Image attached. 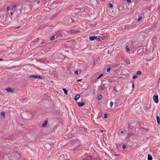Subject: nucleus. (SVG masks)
Wrapping results in <instances>:
<instances>
[{
    "label": "nucleus",
    "instance_id": "nucleus-35",
    "mask_svg": "<svg viewBox=\"0 0 160 160\" xmlns=\"http://www.w3.org/2000/svg\"><path fill=\"white\" fill-rule=\"evenodd\" d=\"M10 14H11V15H12L13 14V12H11Z\"/></svg>",
    "mask_w": 160,
    "mask_h": 160
},
{
    "label": "nucleus",
    "instance_id": "nucleus-28",
    "mask_svg": "<svg viewBox=\"0 0 160 160\" xmlns=\"http://www.w3.org/2000/svg\"><path fill=\"white\" fill-rule=\"evenodd\" d=\"M122 148L123 149L125 148H126V146L125 145H123L122 146Z\"/></svg>",
    "mask_w": 160,
    "mask_h": 160
},
{
    "label": "nucleus",
    "instance_id": "nucleus-18",
    "mask_svg": "<svg viewBox=\"0 0 160 160\" xmlns=\"http://www.w3.org/2000/svg\"><path fill=\"white\" fill-rule=\"evenodd\" d=\"M142 16H140L138 17V22H139L140 20H142Z\"/></svg>",
    "mask_w": 160,
    "mask_h": 160
},
{
    "label": "nucleus",
    "instance_id": "nucleus-23",
    "mask_svg": "<svg viewBox=\"0 0 160 160\" xmlns=\"http://www.w3.org/2000/svg\"><path fill=\"white\" fill-rule=\"evenodd\" d=\"M108 5L111 8H112L113 7V5L111 3H109Z\"/></svg>",
    "mask_w": 160,
    "mask_h": 160
},
{
    "label": "nucleus",
    "instance_id": "nucleus-14",
    "mask_svg": "<svg viewBox=\"0 0 160 160\" xmlns=\"http://www.w3.org/2000/svg\"><path fill=\"white\" fill-rule=\"evenodd\" d=\"M101 37V35L99 36H98V37H97V40L99 42L101 41L102 40Z\"/></svg>",
    "mask_w": 160,
    "mask_h": 160
},
{
    "label": "nucleus",
    "instance_id": "nucleus-33",
    "mask_svg": "<svg viewBox=\"0 0 160 160\" xmlns=\"http://www.w3.org/2000/svg\"><path fill=\"white\" fill-rule=\"evenodd\" d=\"M81 80V79H78V80H77V82H79V81H80Z\"/></svg>",
    "mask_w": 160,
    "mask_h": 160
},
{
    "label": "nucleus",
    "instance_id": "nucleus-24",
    "mask_svg": "<svg viewBox=\"0 0 160 160\" xmlns=\"http://www.w3.org/2000/svg\"><path fill=\"white\" fill-rule=\"evenodd\" d=\"M111 68H108L107 70V72H109L111 70Z\"/></svg>",
    "mask_w": 160,
    "mask_h": 160
},
{
    "label": "nucleus",
    "instance_id": "nucleus-32",
    "mask_svg": "<svg viewBox=\"0 0 160 160\" xmlns=\"http://www.w3.org/2000/svg\"><path fill=\"white\" fill-rule=\"evenodd\" d=\"M100 131L101 132H102L103 131V130H100Z\"/></svg>",
    "mask_w": 160,
    "mask_h": 160
},
{
    "label": "nucleus",
    "instance_id": "nucleus-36",
    "mask_svg": "<svg viewBox=\"0 0 160 160\" xmlns=\"http://www.w3.org/2000/svg\"><path fill=\"white\" fill-rule=\"evenodd\" d=\"M9 8V7L8 6V7H7V10Z\"/></svg>",
    "mask_w": 160,
    "mask_h": 160
},
{
    "label": "nucleus",
    "instance_id": "nucleus-6",
    "mask_svg": "<svg viewBox=\"0 0 160 160\" xmlns=\"http://www.w3.org/2000/svg\"><path fill=\"white\" fill-rule=\"evenodd\" d=\"M82 160H91V157L90 156H88L87 157H85L82 158Z\"/></svg>",
    "mask_w": 160,
    "mask_h": 160
},
{
    "label": "nucleus",
    "instance_id": "nucleus-17",
    "mask_svg": "<svg viewBox=\"0 0 160 160\" xmlns=\"http://www.w3.org/2000/svg\"><path fill=\"white\" fill-rule=\"evenodd\" d=\"M101 38H102V40L105 39L106 38L105 37V36H103V35H101Z\"/></svg>",
    "mask_w": 160,
    "mask_h": 160
},
{
    "label": "nucleus",
    "instance_id": "nucleus-13",
    "mask_svg": "<svg viewBox=\"0 0 160 160\" xmlns=\"http://www.w3.org/2000/svg\"><path fill=\"white\" fill-rule=\"evenodd\" d=\"M80 98V95L79 94L77 95L75 97V100L77 101Z\"/></svg>",
    "mask_w": 160,
    "mask_h": 160
},
{
    "label": "nucleus",
    "instance_id": "nucleus-34",
    "mask_svg": "<svg viewBox=\"0 0 160 160\" xmlns=\"http://www.w3.org/2000/svg\"><path fill=\"white\" fill-rule=\"evenodd\" d=\"M101 90H103V87H101Z\"/></svg>",
    "mask_w": 160,
    "mask_h": 160
},
{
    "label": "nucleus",
    "instance_id": "nucleus-9",
    "mask_svg": "<svg viewBox=\"0 0 160 160\" xmlns=\"http://www.w3.org/2000/svg\"><path fill=\"white\" fill-rule=\"evenodd\" d=\"M85 104V103L84 102H79L78 103V105L79 106L82 107Z\"/></svg>",
    "mask_w": 160,
    "mask_h": 160
},
{
    "label": "nucleus",
    "instance_id": "nucleus-20",
    "mask_svg": "<svg viewBox=\"0 0 160 160\" xmlns=\"http://www.w3.org/2000/svg\"><path fill=\"white\" fill-rule=\"evenodd\" d=\"M55 36H54V35L52 36L50 38V40H53L55 38Z\"/></svg>",
    "mask_w": 160,
    "mask_h": 160
},
{
    "label": "nucleus",
    "instance_id": "nucleus-15",
    "mask_svg": "<svg viewBox=\"0 0 160 160\" xmlns=\"http://www.w3.org/2000/svg\"><path fill=\"white\" fill-rule=\"evenodd\" d=\"M62 90L64 91V93L65 94V95H67L68 94V91L65 88H63L62 89Z\"/></svg>",
    "mask_w": 160,
    "mask_h": 160
},
{
    "label": "nucleus",
    "instance_id": "nucleus-19",
    "mask_svg": "<svg viewBox=\"0 0 160 160\" xmlns=\"http://www.w3.org/2000/svg\"><path fill=\"white\" fill-rule=\"evenodd\" d=\"M16 7H17V5H14L12 8V9L13 10H15L16 9Z\"/></svg>",
    "mask_w": 160,
    "mask_h": 160
},
{
    "label": "nucleus",
    "instance_id": "nucleus-37",
    "mask_svg": "<svg viewBox=\"0 0 160 160\" xmlns=\"http://www.w3.org/2000/svg\"><path fill=\"white\" fill-rule=\"evenodd\" d=\"M127 62L129 64V61L128 60V61H127Z\"/></svg>",
    "mask_w": 160,
    "mask_h": 160
},
{
    "label": "nucleus",
    "instance_id": "nucleus-39",
    "mask_svg": "<svg viewBox=\"0 0 160 160\" xmlns=\"http://www.w3.org/2000/svg\"><path fill=\"white\" fill-rule=\"evenodd\" d=\"M123 131H122L121 132V133L122 134L123 133Z\"/></svg>",
    "mask_w": 160,
    "mask_h": 160
},
{
    "label": "nucleus",
    "instance_id": "nucleus-2",
    "mask_svg": "<svg viewBox=\"0 0 160 160\" xmlns=\"http://www.w3.org/2000/svg\"><path fill=\"white\" fill-rule=\"evenodd\" d=\"M153 99L155 103H157L158 102V95H154L153 96Z\"/></svg>",
    "mask_w": 160,
    "mask_h": 160
},
{
    "label": "nucleus",
    "instance_id": "nucleus-41",
    "mask_svg": "<svg viewBox=\"0 0 160 160\" xmlns=\"http://www.w3.org/2000/svg\"><path fill=\"white\" fill-rule=\"evenodd\" d=\"M95 93H95V92H93V94H94H94H95Z\"/></svg>",
    "mask_w": 160,
    "mask_h": 160
},
{
    "label": "nucleus",
    "instance_id": "nucleus-38",
    "mask_svg": "<svg viewBox=\"0 0 160 160\" xmlns=\"http://www.w3.org/2000/svg\"><path fill=\"white\" fill-rule=\"evenodd\" d=\"M132 87H134V83H132Z\"/></svg>",
    "mask_w": 160,
    "mask_h": 160
},
{
    "label": "nucleus",
    "instance_id": "nucleus-40",
    "mask_svg": "<svg viewBox=\"0 0 160 160\" xmlns=\"http://www.w3.org/2000/svg\"><path fill=\"white\" fill-rule=\"evenodd\" d=\"M39 2H40V1H38V2H37V3H39Z\"/></svg>",
    "mask_w": 160,
    "mask_h": 160
},
{
    "label": "nucleus",
    "instance_id": "nucleus-27",
    "mask_svg": "<svg viewBox=\"0 0 160 160\" xmlns=\"http://www.w3.org/2000/svg\"><path fill=\"white\" fill-rule=\"evenodd\" d=\"M103 75L102 74H101L98 78H97V79H99L102 77L103 76Z\"/></svg>",
    "mask_w": 160,
    "mask_h": 160
},
{
    "label": "nucleus",
    "instance_id": "nucleus-25",
    "mask_svg": "<svg viewBox=\"0 0 160 160\" xmlns=\"http://www.w3.org/2000/svg\"><path fill=\"white\" fill-rule=\"evenodd\" d=\"M108 117V115L106 113H105L104 114V118H107Z\"/></svg>",
    "mask_w": 160,
    "mask_h": 160
},
{
    "label": "nucleus",
    "instance_id": "nucleus-3",
    "mask_svg": "<svg viewBox=\"0 0 160 160\" xmlns=\"http://www.w3.org/2000/svg\"><path fill=\"white\" fill-rule=\"evenodd\" d=\"M30 78H39V79H42V77L40 75H33L30 76L29 77Z\"/></svg>",
    "mask_w": 160,
    "mask_h": 160
},
{
    "label": "nucleus",
    "instance_id": "nucleus-8",
    "mask_svg": "<svg viewBox=\"0 0 160 160\" xmlns=\"http://www.w3.org/2000/svg\"><path fill=\"white\" fill-rule=\"evenodd\" d=\"M126 51H127V52L128 53H130V48L128 46V45H127L126 47Z\"/></svg>",
    "mask_w": 160,
    "mask_h": 160
},
{
    "label": "nucleus",
    "instance_id": "nucleus-31",
    "mask_svg": "<svg viewBox=\"0 0 160 160\" xmlns=\"http://www.w3.org/2000/svg\"><path fill=\"white\" fill-rule=\"evenodd\" d=\"M114 104H115V105H117V100H116L115 102H114Z\"/></svg>",
    "mask_w": 160,
    "mask_h": 160
},
{
    "label": "nucleus",
    "instance_id": "nucleus-11",
    "mask_svg": "<svg viewBox=\"0 0 160 160\" xmlns=\"http://www.w3.org/2000/svg\"><path fill=\"white\" fill-rule=\"evenodd\" d=\"M48 123V121L46 120H45L44 121V122L42 125V127H43L47 125Z\"/></svg>",
    "mask_w": 160,
    "mask_h": 160
},
{
    "label": "nucleus",
    "instance_id": "nucleus-30",
    "mask_svg": "<svg viewBox=\"0 0 160 160\" xmlns=\"http://www.w3.org/2000/svg\"><path fill=\"white\" fill-rule=\"evenodd\" d=\"M78 71H75L74 72L75 74H78Z\"/></svg>",
    "mask_w": 160,
    "mask_h": 160
},
{
    "label": "nucleus",
    "instance_id": "nucleus-4",
    "mask_svg": "<svg viewBox=\"0 0 160 160\" xmlns=\"http://www.w3.org/2000/svg\"><path fill=\"white\" fill-rule=\"evenodd\" d=\"M5 90L8 92H11V93H12L14 92V90L13 89H12L11 88H6Z\"/></svg>",
    "mask_w": 160,
    "mask_h": 160
},
{
    "label": "nucleus",
    "instance_id": "nucleus-5",
    "mask_svg": "<svg viewBox=\"0 0 160 160\" xmlns=\"http://www.w3.org/2000/svg\"><path fill=\"white\" fill-rule=\"evenodd\" d=\"M89 38L90 40H91V41H93V40H95L96 39H97V37L96 36H89Z\"/></svg>",
    "mask_w": 160,
    "mask_h": 160
},
{
    "label": "nucleus",
    "instance_id": "nucleus-21",
    "mask_svg": "<svg viewBox=\"0 0 160 160\" xmlns=\"http://www.w3.org/2000/svg\"><path fill=\"white\" fill-rule=\"evenodd\" d=\"M141 73L142 72L140 71H138L137 72V74L139 75H140Z\"/></svg>",
    "mask_w": 160,
    "mask_h": 160
},
{
    "label": "nucleus",
    "instance_id": "nucleus-1",
    "mask_svg": "<svg viewBox=\"0 0 160 160\" xmlns=\"http://www.w3.org/2000/svg\"><path fill=\"white\" fill-rule=\"evenodd\" d=\"M19 153L17 152L12 153L10 154L11 158L14 160L18 159L19 158Z\"/></svg>",
    "mask_w": 160,
    "mask_h": 160
},
{
    "label": "nucleus",
    "instance_id": "nucleus-10",
    "mask_svg": "<svg viewBox=\"0 0 160 160\" xmlns=\"http://www.w3.org/2000/svg\"><path fill=\"white\" fill-rule=\"evenodd\" d=\"M156 119L157 122L159 124H160V119L159 116H157L156 117Z\"/></svg>",
    "mask_w": 160,
    "mask_h": 160
},
{
    "label": "nucleus",
    "instance_id": "nucleus-29",
    "mask_svg": "<svg viewBox=\"0 0 160 160\" xmlns=\"http://www.w3.org/2000/svg\"><path fill=\"white\" fill-rule=\"evenodd\" d=\"M126 1L127 2L130 3L131 2V0H126Z\"/></svg>",
    "mask_w": 160,
    "mask_h": 160
},
{
    "label": "nucleus",
    "instance_id": "nucleus-12",
    "mask_svg": "<svg viewBox=\"0 0 160 160\" xmlns=\"http://www.w3.org/2000/svg\"><path fill=\"white\" fill-rule=\"evenodd\" d=\"M148 160H152V157L150 154H148Z\"/></svg>",
    "mask_w": 160,
    "mask_h": 160
},
{
    "label": "nucleus",
    "instance_id": "nucleus-42",
    "mask_svg": "<svg viewBox=\"0 0 160 160\" xmlns=\"http://www.w3.org/2000/svg\"><path fill=\"white\" fill-rule=\"evenodd\" d=\"M0 60H1H1H2V59L1 58Z\"/></svg>",
    "mask_w": 160,
    "mask_h": 160
},
{
    "label": "nucleus",
    "instance_id": "nucleus-26",
    "mask_svg": "<svg viewBox=\"0 0 160 160\" xmlns=\"http://www.w3.org/2000/svg\"><path fill=\"white\" fill-rule=\"evenodd\" d=\"M137 77H138V76H137V75H134V76H133L132 78L133 79H135V78H137Z\"/></svg>",
    "mask_w": 160,
    "mask_h": 160
},
{
    "label": "nucleus",
    "instance_id": "nucleus-22",
    "mask_svg": "<svg viewBox=\"0 0 160 160\" xmlns=\"http://www.w3.org/2000/svg\"><path fill=\"white\" fill-rule=\"evenodd\" d=\"M114 104V102H110V105L111 106V107H112V106Z\"/></svg>",
    "mask_w": 160,
    "mask_h": 160
},
{
    "label": "nucleus",
    "instance_id": "nucleus-7",
    "mask_svg": "<svg viewBox=\"0 0 160 160\" xmlns=\"http://www.w3.org/2000/svg\"><path fill=\"white\" fill-rule=\"evenodd\" d=\"M1 115L2 116V118L4 119L5 118V112H1Z\"/></svg>",
    "mask_w": 160,
    "mask_h": 160
},
{
    "label": "nucleus",
    "instance_id": "nucleus-16",
    "mask_svg": "<svg viewBox=\"0 0 160 160\" xmlns=\"http://www.w3.org/2000/svg\"><path fill=\"white\" fill-rule=\"evenodd\" d=\"M102 98V96L101 94H99L98 97V100H101Z\"/></svg>",
    "mask_w": 160,
    "mask_h": 160
}]
</instances>
